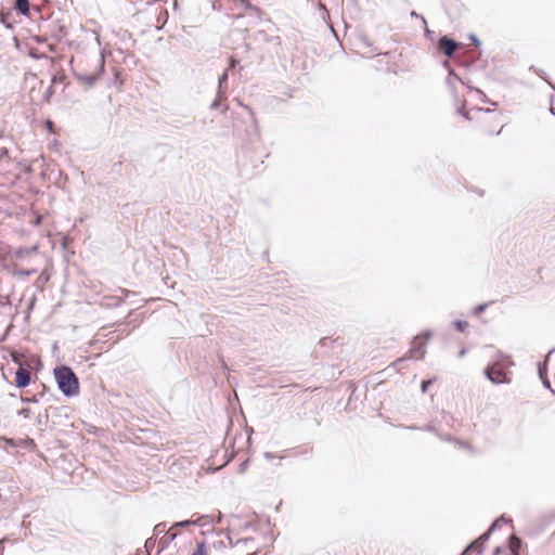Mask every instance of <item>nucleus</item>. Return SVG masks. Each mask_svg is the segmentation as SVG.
<instances>
[{
	"mask_svg": "<svg viewBox=\"0 0 555 555\" xmlns=\"http://www.w3.org/2000/svg\"><path fill=\"white\" fill-rule=\"evenodd\" d=\"M191 555H207L205 543H198L196 550Z\"/></svg>",
	"mask_w": 555,
	"mask_h": 555,
	"instance_id": "obj_16",
	"label": "nucleus"
},
{
	"mask_svg": "<svg viewBox=\"0 0 555 555\" xmlns=\"http://www.w3.org/2000/svg\"><path fill=\"white\" fill-rule=\"evenodd\" d=\"M36 249H37V246H34V247H31V248L20 249V250L17 251V256H18V257H23L24 255H28L30 251H34V250H36Z\"/></svg>",
	"mask_w": 555,
	"mask_h": 555,
	"instance_id": "obj_20",
	"label": "nucleus"
},
{
	"mask_svg": "<svg viewBox=\"0 0 555 555\" xmlns=\"http://www.w3.org/2000/svg\"><path fill=\"white\" fill-rule=\"evenodd\" d=\"M228 81V70H225L220 77L218 81V92L219 96H224L225 91L223 90V85Z\"/></svg>",
	"mask_w": 555,
	"mask_h": 555,
	"instance_id": "obj_14",
	"label": "nucleus"
},
{
	"mask_svg": "<svg viewBox=\"0 0 555 555\" xmlns=\"http://www.w3.org/2000/svg\"><path fill=\"white\" fill-rule=\"evenodd\" d=\"M521 547V540L516 535H511L508 539V548L513 555H518V551Z\"/></svg>",
	"mask_w": 555,
	"mask_h": 555,
	"instance_id": "obj_9",
	"label": "nucleus"
},
{
	"mask_svg": "<svg viewBox=\"0 0 555 555\" xmlns=\"http://www.w3.org/2000/svg\"><path fill=\"white\" fill-rule=\"evenodd\" d=\"M217 521L220 522L221 521V515L219 514V517L217 518Z\"/></svg>",
	"mask_w": 555,
	"mask_h": 555,
	"instance_id": "obj_44",
	"label": "nucleus"
},
{
	"mask_svg": "<svg viewBox=\"0 0 555 555\" xmlns=\"http://www.w3.org/2000/svg\"><path fill=\"white\" fill-rule=\"evenodd\" d=\"M54 377L59 389L66 397H74L79 392V382L74 371L65 365L54 369Z\"/></svg>",
	"mask_w": 555,
	"mask_h": 555,
	"instance_id": "obj_1",
	"label": "nucleus"
},
{
	"mask_svg": "<svg viewBox=\"0 0 555 555\" xmlns=\"http://www.w3.org/2000/svg\"><path fill=\"white\" fill-rule=\"evenodd\" d=\"M498 519H501V522H509L511 519H506L504 516L499 517Z\"/></svg>",
	"mask_w": 555,
	"mask_h": 555,
	"instance_id": "obj_31",
	"label": "nucleus"
},
{
	"mask_svg": "<svg viewBox=\"0 0 555 555\" xmlns=\"http://www.w3.org/2000/svg\"><path fill=\"white\" fill-rule=\"evenodd\" d=\"M462 115H463L465 118H468V114H467V113H462Z\"/></svg>",
	"mask_w": 555,
	"mask_h": 555,
	"instance_id": "obj_43",
	"label": "nucleus"
},
{
	"mask_svg": "<svg viewBox=\"0 0 555 555\" xmlns=\"http://www.w3.org/2000/svg\"><path fill=\"white\" fill-rule=\"evenodd\" d=\"M152 543H153V542H152V539H149V540H146V542H145V546H147V545H149V546H152Z\"/></svg>",
	"mask_w": 555,
	"mask_h": 555,
	"instance_id": "obj_35",
	"label": "nucleus"
},
{
	"mask_svg": "<svg viewBox=\"0 0 555 555\" xmlns=\"http://www.w3.org/2000/svg\"><path fill=\"white\" fill-rule=\"evenodd\" d=\"M362 41H363V43H364L365 46H367V47L370 46V42H369L365 38H363V39H362Z\"/></svg>",
	"mask_w": 555,
	"mask_h": 555,
	"instance_id": "obj_39",
	"label": "nucleus"
},
{
	"mask_svg": "<svg viewBox=\"0 0 555 555\" xmlns=\"http://www.w3.org/2000/svg\"><path fill=\"white\" fill-rule=\"evenodd\" d=\"M22 401L23 402H37V399L35 397H33V398H24V397H22Z\"/></svg>",
	"mask_w": 555,
	"mask_h": 555,
	"instance_id": "obj_26",
	"label": "nucleus"
},
{
	"mask_svg": "<svg viewBox=\"0 0 555 555\" xmlns=\"http://www.w3.org/2000/svg\"><path fill=\"white\" fill-rule=\"evenodd\" d=\"M246 541H247V540H237L236 544H237V543H241V542L246 543Z\"/></svg>",
	"mask_w": 555,
	"mask_h": 555,
	"instance_id": "obj_42",
	"label": "nucleus"
},
{
	"mask_svg": "<svg viewBox=\"0 0 555 555\" xmlns=\"http://www.w3.org/2000/svg\"><path fill=\"white\" fill-rule=\"evenodd\" d=\"M470 39L474 41L475 44H480V41L477 39L475 35H472Z\"/></svg>",
	"mask_w": 555,
	"mask_h": 555,
	"instance_id": "obj_29",
	"label": "nucleus"
},
{
	"mask_svg": "<svg viewBox=\"0 0 555 555\" xmlns=\"http://www.w3.org/2000/svg\"><path fill=\"white\" fill-rule=\"evenodd\" d=\"M439 437H440L441 439H446V440H448V441H451V440H452L450 436L442 437V436H440V435H439Z\"/></svg>",
	"mask_w": 555,
	"mask_h": 555,
	"instance_id": "obj_37",
	"label": "nucleus"
},
{
	"mask_svg": "<svg viewBox=\"0 0 555 555\" xmlns=\"http://www.w3.org/2000/svg\"><path fill=\"white\" fill-rule=\"evenodd\" d=\"M177 534L176 533H170L169 534V541H173L176 539Z\"/></svg>",
	"mask_w": 555,
	"mask_h": 555,
	"instance_id": "obj_33",
	"label": "nucleus"
},
{
	"mask_svg": "<svg viewBox=\"0 0 555 555\" xmlns=\"http://www.w3.org/2000/svg\"><path fill=\"white\" fill-rule=\"evenodd\" d=\"M36 423H37V425H41L43 423V416L41 413H38V415L36 417Z\"/></svg>",
	"mask_w": 555,
	"mask_h": 555,
	"instance_id": "obj_24",
	"label": "nucleus"
},
{
	"mask_svg": "<svg viewBox=\"0 0 555 555\" xmlns=\"http://www.w3.org/2000/svg\"><path fill=\"white\" fill-rule=\"evenodd\" d=\"M235 65H236V60H235V59H233V57H231V59H230V66H229V69H230V68H234V67H235Z\"/></svg>",
	"mask_w": 555,
	"mask_h": 555,
	"instance_id": "obj_28",
	"label": "nucleus"
},
{
	"mask_svg": "<svg viewBox=\"0 0 555 555\" xmlns=\"http://www.w3.org/2000/svg\"><path fill=\"white\" fill-rule=\"evenodd\" d=\"M453 325L460 331L464 332L468 327V323L466 321L456 320L453 322Z\"/></svg>",
	"mask_w": 555,
	"mask_h": 555,
	"instance_id": "obj_17",
	"label": "nucleus"
},
{
	"mask_svg": "<svg viewBox=\"0 0 555 555\" xmlns=\"http://www.w3.org/2000/svg\"><path fill=\"white\" fill-rule=\"evenodd\" d=\"M430 333H425L424 339L420 336L415 337L412 341L411 348L409 350V358L420 360L423 359L426 352V341L430 338Z\"/></svg>",
	"mask_w": 555,
	"mask_h": 555,
	"instance_id": "obj_4",
	"label": "nucleus"
},
{
	"mask_svg": "<svg viewBox=\"0 0 555 555\" xmlns=\"http://www.w3.org/2000/svg\"><path fill=\"white\" fill-rule=\"evenodd\" d=\"M93 61L95 63V67L91 72H87L86 69H82V68L74 69L75 77L79 81L86 83L89 87H92L96 82V80L100 78V76L104 73L105 60H104L103 52H101L99 56H94Z\"/></svg>",
	"mask_w": 555,
	"mask_h": 555,
	"instance_id": "obj_2",
	"label": "nucleus"
},
{
	"mask_svg": "<svg viewBox=\"0 0 555 555\" xmlns=\"http://www.w3.org/2000/svg\"><path fill=\"white\" fill-rule=\"evenodd\" d=\"M456 443H457L461 448H465V449H468V448H469V446H468V443H467V442H463V441L457 440V441H456Z\"/></svg>",
	"mask_w": 555,
	"mask_h": 555,
	"instance_id": "obj_27",
	"label": "nucleus"
},
{
	"mask_svg": "<svg viewBox=\"0 0 555 555\" xmlns=\"http://www.w3.org/2000/svg\"><path fill=\"white\" fill-rule=\"evenodd\" d=\"M431 383H433L431 379L423 380L421 384L422 391L426 392L428 387L431 385Z\"/></svg>",
	"mask_w": 555,
	"mask_h": 555,
	"instance_id": "obj_22",
	"label": "nucleus"
},
{
	"mask_svg": "<svg viewBox=\"0 0 555 555\" xmlns=\"http://www.w3.org/2000/svg\"><path fill=\"white\" fill-rule=\"evenodd\" d=\"M95 40H96L98 44L100 46L101 42H100V37L98 35L95 36Z\"/></svg>",
	"mask_w": 555,
	"mask_h": 555,
	"instance_id": "obj_40",
	"label": "nucleus"
},
{
	"mask_svg": "<svg viewBox=\"0 0 555 555\" xmlns=\"http://www.w3.org/2000/svg\"><path fill=\"white\" fill-rule=\"evenodd\" d=\"M15 382L16 386L20 388H25L30 383V373L26 369L20 367L15 373Z\"/></svg>",
	"mask_w": 555,
	"mask_h": 555,
	"instance_id": "obj_7",
	"label": "nucleus"
},
{
	"mask_svg": "<svg viewBox=\"0 0 555 555\" xmlns=\"http://www.w3.org/2000/svg\"><path fill=\"white\" fill-rule=\"evenodd\" d=\"M37 272L36 269H30V270H25V269H15L13 271V275L21 279V280H25L27 279L28 276L35 274Z\"/></svg>",
	"mask_w": 555,
	"mask_h": 555,
	"instance_id": "obj_12",
	"label": "nucleus"
},
{
	"mask_svg": "<svg viewBox=\"0 0 555 555\" xmlns=\"http://www.w3.org/2000/svg\"><path fill=\"white\" fill-rule=\"evenodd\" d=\"M165 530H166V525H165V524H163V522H160V524H158V525H156V526L154 527V532H155L156 534L164 533V532H165Z\"/></svg>",
	"mask_w": 555,
	"mask_h": 555,
	"instance_id": "obj_19",
	"label": "nucleus"
},
{
	"mask_svg": "<svg viewBox=\"0 0 555 555\" xmlns=\"http://www.w3.org/2000/svg\"><path fill=\"white\" fill-rule=\"evenodd\" d=\"M538 372H539V376L543 383V386L547 389H551V383L547 378V375H546V365L545 364H541L539 363L538 365Z\"/></svg>",
	"mask_w": 555,
	"mask_h": 555,
	"instance_id": "obj_11",
	"label": "nucleus"
},
{
	"mask_svg": "<svg viewBox=\"0 0 555 555\" xmlns=\"http://www.w3.org/2000/svg\"><path fill=\"white\" fill-rule=\"evenodd\" d=\"M424 430H426V431H430V433H436V428H435V426H434V425H430V424H429V425H426V426L424 427Z\"/></svg>",
	"mask_w": 555,
	"mask_h": 555,
	"instance_id": "obj_23",
	"label": "nucleus"
},
{
	"mask_svg": "<svg viewBox=\"0 0 555 555\" xmlns=\"http://www.w3.org/2000/svg\"><path fill=\"white\" fill-rule=\"evenodd\" d=\"M0 23L3 24L7 28H12L13 22L11 20V13L0 11Z\"/></svg>",
	"mask_w": 555,
	"mask_h": 555,
	"instance_id": "obj_13",
	"label": "nucleus"
},
{
	"mask_svg": "<svg viewBox=\"0 0 555 555\" xmlns=\"http://www.w3.org/2000/svg\"><path fill=\"white\" fill-rule=\"evenodd\" d=\"M485 375L491 383L495 385L509 383V379L506 376L505 372L501 369H498L495 365L486 367Z\"/></svg>",
	"mask_w": 555,
	"mask_h": 555,
	"instance_id": "obj_5",
	"label": "nucleus"
},
{
	"mask_svg": "<svg viewBox=\"0 0 555 555\" xmlns=\"http://www.w3.org/2000/svg\"><path fill=\"white\" fill-rule=\"evenodd\" d=\"M14 8L24 16L29 15V0H16Z\"/></svg>",
	"mask_w": 555,
	"mask_h": 555,
	"instance_id": "obj_10",
	"label": "nucleus"
},
{
	"mask_svg": "<svg viewBox=\"0 0 555 555\" xmlns=\"http://www.w3.org/2000/svg\"><path fill=\"white\" fill-rule=\"evenodd\" d=\"M500 524L501 519H496L485 533L465 548L462 555H467L470 551H477V553L480 554L482 552V544L489 540L491 533L500 526Z\"/></svg>",
	"mask_w": 555,
	"mask_h": 555,
	"instance_id": "obj_3",
	"label": "nucleus"
},
{
	"mask_svg": "<svg viewBox=\"0 0 555 555\" xmlns=\"http://www.w3.org/2000/svg\"><path fill=\"white\" fill-rule=\"evenodd\" d=\"M209 516H201L195 520L188 519L175 524V527L185 528L191 525L206 526L208 524Z\"/></svg>",
	"mask_w": 555,
	"mask_h": 555,
	"instance_id": "obj_8",
	"label": "nucleus"
},
{
	"mask_svg": "<svg viewBox=\"0 0 555 555\" xmlns=\"http://www.w3.org/2000/svg\"><path fill=\"white\" fill-rule=\"evenodd\" d=\"M34 414L33 410L29 409V408H22L17 411V415L24 417V418H28L30 417L31 415Z\"/></svg>",
	"mask_w": 555,
	"mask_h": 555,
	"instance_id": "obj_15",
	"label": "nucleus"
},
{
	"mask_svg": "<svg viewBox=\"0 0 555 555\" xmlns=\"http://www.w3.org/2000/svg\"><path fill=\"white\" fill-rule=\"evenodd\" d=\"M224 98H225V95H224V96H219V92H218V93H217V98L215 99V101H214V102L211 103V105H210V108H211V109H216V108L219 106L220 101H221L222 99H224Z\"/></svg>",
	"mask_w": 555,
	"mask_h": 555,
	"instance_id": "obj_21",
	"label": "nucleus"
},
{
	"mask_svg": "<svg viewBox=\"0 0 555 555\" xmlns=\"http://www.w3.org/2000/svg\"><path fill=\"white\" fill-rule=\"evenodd\" d=\"M11 305V301L9 297L4 301H0V307H9Z\"/></svg>",
	"mask_w": 555,
	"mask_h": 555,
	"instance_id": "obj_25",
	"label": "nucleus"
},
{
	"mask_svg": "<svg viewBox=\"0 0 555 555\" xmlns=\"http://www.w3.org/2000/svg\"><path fill=\"white\" fill-rule=\"evenodd\" d=\"M241 1L245 4L246 8H248V9L251 8L250 3L247 0H241Z\"/></svg>",
	"mask_w": 555,
	"mask_h": 555,
	"instance_id": "obj_32",
	"label": "nucleus"
},
{
	"mask_svg": "<svg viewBox=\"0 0 555 555\" xmlns=\"http://www.w3.org/2000/svg\"><path fill=\"white\" fill-rule=\"evenodd\" d=\"M152 543H153V542H152V539H149V540H146V542H145V546H147V545H149V546H152Z\"/></svg>",
	"mask_w": 555,
	"mask_h": 555,
	"instance_id": "obj_36",
	"label": "nucleus"
},
{
	"mask_svg": "<svg viewBox=\"0 0 555 555\" xmlns=\"http://www.w3.org/2000/svg\"><path fill=\"white\" fill-rule=\"evenodd\" d=\"M502 548L498 546L494 551V555H499L501 553Z\"/></svg>",
	"mask_w": 555,
	"mask_h": 555,
	"instance_id": "obj_34",
	"label": "nucleus"
},
{
	"mask_svg": "<svg viewBox=\"0 0 555 555\" xmlns=\"http://www.w3.org/2000/svg\"><path fill=\"white\" fill-rule=\"evenodd\" d=\"M488 306L489 302L479 304L478 306L475 307L474 313L477 315L482 313L488 308Z\"/></svg>",
	"mask_w": 555,
	"mask_h": 555,
	"instance_id": "obj_18",
	"label": "nucleus"
},
{
	"mask_svg": "<svg viewBox=\"0 0 555 555\" xmlns=\"http://www.w3.org/2000/svg\"><path fill=\"white\" fill-rule=\"evenodd\" d=\"M465 354H466V349L460 350V352H459L460 358H463Z\"/></svg>",
	"mask_w": 555,
	"mask_h": 555,
	"instance_id": "obj_30",
	"label": "nucleus"
},
{
	"mask_svg": "<svg viewBox=\"0 0 555 555\" xmlns=\"http://www.w3.org/2000/svg\"><path fill=\"white\" fill-rule=\"evenodd\" d=\"M228 540H229V544L232 546V545H233V542H232L231 537H228Z\"/></svg>",
	"mask_w": 555,
	"mask_h": 555,
	"instance_id": "obj_41",
	"label": "nucleus"
},
{
	"mask_svg": "<svg viewBox=\"0 0 555 555\" xmlns=\"http://www.w3.org/2000/svg\"><path fill=\"white\" fill-rule=\"evenodd\" d=\"M438 46L442 50L444 55H447L448 57H451L455 53V51L459 47V43L455 40H453L447 36H443L439 39Z\"/></svg>",
	"mask_w": 555,
	"mask_h": 555,
	"instance_id": "obj_6",
	"label": "nucleus"
},
{
	"mask_svg": "<svg viewBox=\"0 0 555 555\" xmlns=\"http://www.w3.org/2000/svg\"><path fill=\"white\" fill-rule=\"evenodd\" d=\"M264 456H266L267 459H271V457H273V455H272L271 453H268V452H267V453H264Z\"/></svg>",
	"mask_w": 555,
	"mask_h": 555,
	"instance_id": "obj_38",
	"label": "nucleus"
}]
</instances>
